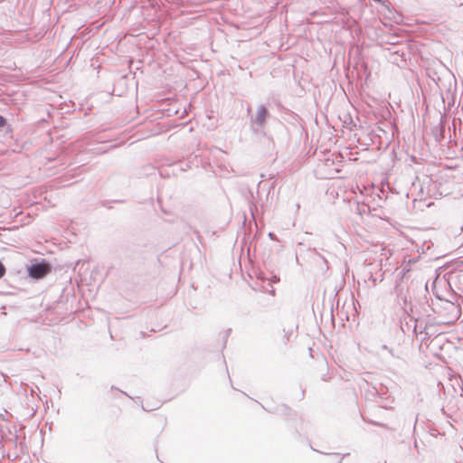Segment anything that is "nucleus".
Returning <instances> with one entry per match:
<instances>
[{
  "label": "nucleus",
  "instance_id": "nucleus-1",
  "mask_svg": "<svg viewBox=\"0 0 463 463\" xmlns=\"http://www.w3.org/2000/svg\"><path fill=\"white\" fill-rule=\"evenodd\" d=\"M270 116L264 105L257 107L256 113L250 116V128L254 132H260L265 128L266 119Z\"/></svg>",
  "mask_w": 463,
  "mask_h": 463
},
{
  "label": "nucleus",
  "instance_id": "nucleus-2",
  "mask_svg": "<svg viewBox=\"0 0 463 463\" xmlns=\"http://www.w3.org/2000/svg\"><path fill=\"white\" fill-rule=\"evenodd\" d=\"M51 270V265L45 262L32 264L28 267L29 276L37 279L44 278Z\"/></svg>",
  "mask_w": 463,
  "mask_h": 463
},
{
  "label": "nucleus",
  "instance_id": "nucleus-3",
  "mask_svg": "<svg viewBox=\"0 0 463 463\" xmlns=\"http://www.w3.org/2000/svg\"><path fill=\"white\" fill-rule=\"evenodd\" d=\"M5 273V266L0 262V278H2Z\"/></svg>",
  "mask_w": 463,
  "mask_h": 463
},
{
  "label": "nucleus",
  "instance_id": "nucleus-4",
  "mask_svg": "<svg viewBox=\"0 0 463 463\" xmlns=\"http://www.w3.org/2000/svg\"><path fill=\"white\" fill-rule=\"evenodd\" d=\"M6 123L5 118L0 115V127H4Z\"/></svg>",
  "mask_w": 463,
  "mask_h": 463
},
{
  "label": "nucleus",
  "instance_id": "nucleus-5",
  "mask_svg": "<svg viewBox=\"0 0 463 463\" xmlns=\"http://www.w3.org/2000/svg\"><path fill=\"white\" fill-rule=\"evenodd\" d=\"M250 110H251L250 107H248V109H247L248 113H250Z\"/></svg>",
  "mask_w": 463,
  "mask_h": 463
}]
</instances>
